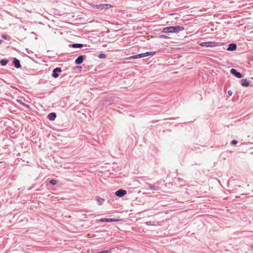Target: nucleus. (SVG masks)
I'll use <instances>...</instances> for the list:
<instances>
[{"mask_svg":"<svg viewBox=\"0 0 253 253\" xmlns=\"http://www.w3.org/2000/svg\"><path fill=\"white\" fill-rule=\"evenodd\" d=\"M184 27L180 26H170L164 28L163 32L165 33H177L180 31H183Z\"/></svg>","mask_w":253,"mask_h":253,"instance_id":"f257e3e1","label":"nucleus"},{"mask_svg":"<svg viewBox=\"0 0 253 253\" xmlns=\"http://www.w3.org/2000/svg\"><path fill=\"white\" fill-rule=\"evenodd\" d=\"M200 45L206 47H214L217 45V43L212 42H203L200 43Z\"/></svg>","mask_w":253,"mask_h":253,"instance_id":"f03ea898","label":"nucleus"},{"mask_svg":"<svg viewBox=\"0 0 253 253\" xmlns=\"http://www.w3.org/2000/svg\"><path fill=\"white\" fill-rule=\"evenodd\" d=\"M230 73L238 79L242 78L243 77L242 75L240 72H238L234 68H232L230 70Z\"/></svg>","mask_w":253,"mask_h":253,"instance_id":"7ed1b4c3","label":"nucleus"},{"mask_svg":"<svg viewBox=\"0 0 253 253\" xmlns=\"http://www.w3.org/2000/svg\"><path fill=\"white\" fill-rule=\"evenodd\" d=\"M95 7L96 8L100 9H109L110 8L112 7V5L110 4H101L95 5Z\"/></svg>","mask_w":253,"mask_h":253,"instance_id":"20e7f679","label":"nucleus"},{"mask_svg":"<svg viewBox=\"0 0 253 253\" xmlns=\"http://www.w3.org/2000/svg\"><path fill=\"white\" fill-rule=\"evenodd\" d=\"M62 71V70L59 67H57L55 69H54L52 71V77H53L54 78H57L59 77V75L57 73L58 72H61Z\"/></svg>","mask_w":253,"mask_h":253,"instance_id":"39448f33","label":"nucleus"},{"mask_svg":"<svg viewBox=\"0 0 253 253\" xmlns=\"http://www.w3.org/2000/svg\"><path fill=\"white\" fill-rule=\"evenodd\" d=\"M126 194V191L124 189H120L115 192V195L118 197H122Z\"/></svg>","mask_w":253,"mask_h":253,"instance_id":"423d86ee","label":"nucleus"},{"mask_svg":"<svg viewBox=\"0 0 253 253\" xmlns=\"http://www.w3.org/2000/svg\"><path fill=\"white\" fill-rule=\"evenodd\" d=\"M85 57V55H82L79 56L75 60V63L77 65L82 64Z\"/></svg>","mask_w":253,"mask_h":253,"instance_id":"0eeeda50","label":"nucleus"},{"mask_svg":"<svg viewBox=\"0 0 253 253\" xmlns=\"http://www.w3.org/2000/svg\"><path fill=\"white\" fill-rule=\"evenodd\" d=\"M237 48V45L235 43H230L227 48L228 51H234Z\"/></svg>","mask_w":253,"mask_h":253,"instance_id":"6e6552de","label":"nucleus"},{"mask_svg":"<svg viewBox=\"0 0 253 253\" xmlns=\"http://www.w3.org/2000/svg\"><path fill=\"white\" fill-rule=\"evenodd\" d=\"M13 64L14 65V66L16 68L18 69L21 67V64H20V61L18 59L14 58L13 61Z\"/></svg>","mask_w":253,"mask_h":253,"instance_id":"1a4fd4ad","label":"nucleus"},{"mask_svg":"<svg viewBox=\"0 0 253 253\" xmlns=\"http://www.w3.org/2000/svg\"><path fill=\"white\" fill-rule=\"evenodd\" d=\"M241 84L242 86L245 87H248L249 85V82L248 81L247 79H244L241 80Z\"/></svg>","mask_w":253,"mask_h":253,"instance_id":"9d476101","label":"nucleus"},{"mask_svg":"<svg viewBox=\"0 0 253 253\" xmlns=\"http://www.w3.org/2000/svg\"><path fill=\"white\" fill-rule=\"evenodd\" d=\"M56 117V114L54 112H52L48 115V118L50 121H54Z\"/></svg>","mask_w":253,"mask_h":253,"instance_id":"9b49d317","label":"nucleus"},{"mask_svg":"<svg viewBox=\"0 0 253 253\" xmlns=\"http://www.w3.org/2000/svg\"><path fill=\"white\" fill-rule=\"evenodd\" d=\"M142 57H144V55L143 54V53H140V54L131 56L129 57L128 58V59H137V58H142Z\"/></svg>","mask_w":253,"mask_h":253,"instance_id":"f8f14e48","label":"nucleus"},{"mask_svg":"<svg viewBox=\"0 0 253 253\" xmlns=\"http://www.w3.org/2000/svg\"><path fill=\"white\" fill-rule=\"evenodd\" d=\"M160 187L158 186H155L151 184H148V189L150 190H158Z\"/></svg>","mask_w":253,"mask_h":253,"instance_id":"ddd939ff","label":"nucleus"},{"mask_svg":"<svg viewBox=\"0 0 253 253\" xmlns=\"http://www.w3.org/2000/svg\"><path fill=\"white\" fill-rule=\"evenodd\" d=\"M100 222H114L117 221L115 218H101L99 219Z\"/></svg>","mask_w":253,"mask_h":253,"instance_id":"4468645a","label":"nucleus"},{"mask_svg":"<svg viewBox=\"0 0 253 253\" xmlns=\"http://www.w3.org/2000/svg\"><path fill=\"white\" fill-rule=\"evenodd\" d=\"M96 200L99 205H102L105 201L104 199L98 196L96 197Z\"/></svg>","mask_w":253,"mask_h":253,"instance_id":"2eb2a0df","label":"nucleus"},{"mask_svg":"<svg viewBox=\"0 0 253 253\" xmlns=\"http://www.w3.org/2000/svg\"><path fill=\"white\" fill-rule=\"evenodd\" d=\"M156 53L155 51H149L145 53H143L144 55V57L147 56H153Z\"/></svg>","mask_w":253,"mask_h":253,"instance_id":"dca6fc26","label":"nucleus"},{"mask_svg":"<svg viewBox=\"0 0 253 253\" xmlns=\"http://www.w3.org/2000/svg\"><path fill=\"white\" fill-rule=\"evenodd\" d=\"M72 46L73 48H81L83 47V44L82 43H75L72 44Z\"/></svg>","mask_w":253,"mask_h":253,"instance_id":"f3484780","label":"nucleus"},{"mask_svg":"<svg viewBox=\"0 0 253 253\" xmlns=\"http://www.w3.org/2000/svg\"><path fill=\"white\" fill-rule=\"evenodd\" d=\"M8 62V60L6 59H2L0 60V64L1 66H5Z\"/></svg>","mask_w":253,"mask_h":253,"instance_id":"a211bd4d","label":"nucleus"},{"mask_svg":"<svg viewBox=\"0 0 253 253\" xmlns=\"http://www.w3.org/2000/svg\"><path fill=\"white\" fill-rule=\"evenodd\" d=\"M98 57L100 59H104L106 57L105 54L101 53L98 55Z\"/></svg>","mask_w":253,"mask_h":253,"instance_id":"6ab92c4d","label":"nucleus"},{"mask_svg":"<svg viewBox=\"0 0 253 253\" xmlns=\"http://www.w3.org/2000/svg\"><path fill=\"white\" fill-rule=\"evenodd\" d=\"M159 38L160 39H168L169 38V37L167 35H161L159 36Z\"/></svg>","mask_w":253,"mask_h":253,"instance_id":"aec40b11","label":"nucleus"},{"mask_svg":"<svg viewBox=\"0 0 253 253\" xmlns=\"http://www.w3.org/2000/svg\"><path fill=\"white\" fill-rule=\"evenodd\" d=\"M49 183L53 185H55L57 184V181L56 180L51 179L49 181Z\"/></svg>","mask_w":253,"mask_h":253,"instance_id":"412c9836","label":"nucleus"},{"mask_svg":"<svg viewBox=\"0 0 253 253\" xmlns=\"http://www.w3.org/2000/svg\"><path fill=\"white\" fill-rule=\"evenodd\" d=\"M17 101H18V102H19L21 104H22V105H24V106H27V107H28V105H26V104H25V103H24L22 102V101H21V100H17Z\"/></svg>","mask_w":253,"mask_h":253,"instance_id":"4be33fe9","label":"nucleus"},{"mask_svg":"<svg viewBox=\"0 0 253 253\" xmlns=\"http://www.w3.org/2000/svg\"><path fill=\"white\" fill-rule=\"evenodd\" d=\"M238 143V141L236 140H233L231 141V144L233 145H235Z\"/></svg>","mask_w":253,"mask_h":253,"instance_id":"5701e85b","label":"nucleus"},{"mask_svg":"<svg viewBox=\"0 0 253 253\" xmlns=\"http://www.w3.org/2000/svg\"><path fill=\"white\" fill-rule=\"evenodd\" d=\"M228 94L229 95L231 96L232 94V91L231 90L228 91Z\"/></svg>","mask_w":253,"mask_h":253,"instance_id":"b1692460","label":"nucleus"},{"mask_svg":"<svg viewBox=\"0 0 253 253\" xmlns=\"http://www.w3.org/2000/svg\"><path fill=\"white\" fill-rule=\"evenodd\" d=\"M1 37L4 39H6V36L5 35H2Z\"/></svg>","mask_w":253,"mask_h":253,"instance_id":"393cba45","label":"nucleus"},{"mask_svg":"<svg viewBox=\"0 0 253 253\" xmlns=\"http://www.w3.org/2000/svg\"><path fill=\"white\" fill-rule=\"evenodd\" d=\"M150 222H147L146 223V224L147 225H150Z\"/></svg>","mask_w":253,"mask_h":253,"instance_id":"a878e982","label":"nucleus"},{"mask_svg":"<svg viewBox=\"0 0 253 253\" xmlns=\"http://www.w3.org/2000/svg\"><path fill=\"white\" fill-rule=\"evenodd\" d=\"M252 234V232H248V234L249 236L250 235V234Z\"/></svg>","mask_w":253,"mask_h":253,"instance_id":"bb28decb","label":"nucleus"},{"mask_svg":"<svg viewBox=\"0 0 253 253\" xmlns=\"http://www.w3.org/2000/svg\"><path fill=\"white\" fill-rule=\"evenodd\" d=\"M2 42L3 41L1 40H0V44H1Z\"/></svg>","mask_w":253,"mask_h":253,"instance_id":"cd10ccee","label":"nucleus"},{"mask_svg":"<svg viewBox=\"0 0 253 253\" xmlns=\"http://www.w3.org/2000/svg\"><path fill=\"white\" fill-rule=\"evenodd\" d=\"M78 68H82V66H78Z\"/></svg>","mask_w":253,"mask_h":253,"instance_id":"c85d7f7f","label":"nucleus"}]
</instances>
